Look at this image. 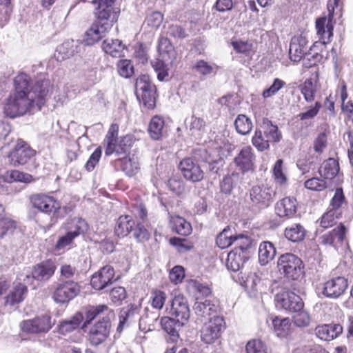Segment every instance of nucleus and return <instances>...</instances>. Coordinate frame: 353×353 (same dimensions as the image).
<instances>
[{
	"label": "nucleus",
	"mask_w": 353,
	"mask_h": 353,
	"mask_svg": "<svg viewBox=\"0 0 353 353\" xmlns=\"http://www.w3.org/2000/svg\"><path fill=\"white\" fill-rule=\"evenodd\" d=\"M115 0H92L95 21L85 32L83 41L92 46L101 40L118 21L119 11L114 8Z\"/></svg>",
	"instance_id": "f257e3e1"
},
{
	"label": "nucleus",
	"mask_w": 353,
	"mask_h": 353,
	"mask_svg": "<svg viewBox=\"0 0 353 353\" xmlns=\"http://www.w3.org/2000/svg\"><path fill=\"white\" fill-rule=\"evenodd\" d=\"M119 125L112 123L107 132L104 139L105 154L106 156L115 154L118 157H122L130 154L134 139L130 134L119 137Z\"/></svg>",
	"instance_id": "f03ea898"
},
{
	"label": "nucleus",
	"mask_w": 353,
	"mask_h": 353,
	"mask_svg": "<svg viewBox=\"0 0 353 353\" xmlns=\"http://www.w3.org/2000/svg\"><path fill=\"white\" fill-rule=\"evenodd\" d=\"M136 95L147 110H154L158 98L157 86L146 74L140 75L136 80Z\"/></svg>",
	"instance_id": "7ed1b4c3"
},
{
	"label": "nucleus",
	"mask_w": 353,
	"mask_h": 353,
	"mask_svg": "<svg viewBox=\"0 0 353 353\" xmlns=\"http://www.w3.org/2000/svg\"><path fill=\"white\" fill-rule=\"evenodd\" d=\"M277 268L288 280L298 281L304 276L305 265L303 261L292 253L281 254L277 261Z\"/></svg>",
	"instance_id": "20e7f679"
},
{
	"label": "nucleus",
	"mask_w": 353,
	"mask_h": 353,
	"mask_svg": "<svg viewBox=\"0 0 353 353\" xmlns=\"http://www.w3.org/2000/svg\"><path fill=\"white\" fill-rule=\"evenodd\" d=\"M33 110V101L30 97L14 92L10 93L5 99L3 108L4 114L11 119L23 116Z\"/></svg>",
	"instance_id": "39448f33"
},
{
	"label": "nucleus",
	"mask_w": 353,
	"mask_h": 353,
	"mask_svg": "<svg viewBox=\"0 0 353 353\" xmlns=\"http://www.w3.org/2000/svg\"><path fill=\"white\" fill-rule=\"evenodd\" d=\"M29 201L33 209L49 216L58 214L61 208L58 199L49 193H34L30 196Z\"/></svg>",
	"instance_id": "423d86ee"
},
{
	"label": "nucleus",
	"mask_w": 353,
	"mask_h": 353,
	"mask_svg": "<svg viewBox=\"0 0 353 353\" xmlns=\"http://www.w3.org/2000/svg\"><path fill=\"white\" fill-rule=\"evenodd\" d=\"M276 195L272 187L268 185H255L249 190V198L253 208L263 210L273 203Z\"/></svg>",
	"instance_id": "0eeeda50"
},
{
	"label": "nucleus",
	"mask_w": 353,
	"mask_h": 353,
	"mask_svg": "<svg viewBox=\"0 0 353 353\" xmlns=\"http://www.w3.org/2000/svg\"><path fill=\"white\" fill-rule=\"evenodd\" d=\"M339 0H329L327 4V16L321 17L316 20V29L324 43H330L334 31V13Z\"/></svg>",
	"instance_id": "6e6552de"
},
{
	"label": "nucleus",
	"mask_w": 353,
	"mask_h": 353,
	"mask_svg": "<svg viewBox=\"0 0 353 353\" xmlns=\"http://www.w3.org/2000/svg\"><path fill=\"white\" fill-rule=\"evenodd\" d=\"M52 298L57 303L64 304L74 299L80 292L81 287L77 282L64 281L53 286Z\"/></svg>",
	"instance_id": "1a4fd4ad"
},
{
	"label": "nucleus",
	"mask_w": 353,
	"mask_h": 353,
	"mask_svg": "<svg viewBox=\"0 0 353 353\" xmlns=\"http://www.w3.org/2000/svg\"><path fill=\"white\" fill-rule=\"evenodd\" d=\"M87 340L92 346H98L104 343L110 336L111 322L103 318L87 327Z\"/></svg>",
	"instance_id": "9d476101"
},
{
	"label": "nucleus",
	"mask_w": 353,
	"mask_h": 353,
	"mask_svg": "<svg viewBox=\"0 0 353 353\" xmlns=\"http://www.w3.org/2000/svg\"><path fill=\"white\" fill-rule=\"evenodd\" d=\"M37 152L21 139H19L14 147L8 154V160L13 166L23 165L35 157Z\"/></svg>",
	"instance_id": "9b49d317"
},
{
	"label": "nucleus",
	"mask_w": 353,
	"mask_h": 353,
	"mask_svg": "<svg viewBox=\"0 0 353 353\" xmlns=\"http://www.w3.org/2000/svg\"><path fill=\"white\" fill-rule=\"evenodd\" d=\"M225 327L224 319L214 315L205 323L201 329V339L206 344H212L219 340Z\"/></svg>",
	"instance_id": "f8f14e48"
},
{
	"label": "nucleus",
	"mask_w": 353,
	"mask_h": 353,
	"mask_svg": "<svg viewBox=\"0 0 353 353\" xmlns=\"http://www.w3.org/2000/svg\"><path fill=\"white\" fill-rule=\"evenodd\" d=\"M56 270L55 262L52 259H46L34 265L32 270V274L26 275L23 281L27 280V283L30 284H32L34 280L46 282L53 276Z\"/></svg>",
	"instance_id": "ddd939ff"
},
{
	"label": "nucleus",
	"mask_w": 353,
	"mask_h": 353,
	"mask_svg": "<svg viewBox=\"0 0 353 353\" xmlns=\"http://www.w3.org/2000/svg\"><path fill=\"white\" fill-rule=\"evenodd\" d=\"M276 306L289 312H296L303 309L302 299L295 292L285 289L275 296Z\"/></svg>",
	"instance_id": "4468645a"
},
{
	"label": "nucleus",
	"mask_w": 353,
	"mask_h": 353,
	"mask_svg": "<svg viewBox=\"0 0 353 353\" xmlns=\"http://www.w3.org/2000/svg\"><path fill=\"white\" fill-rule=\"evenodd\" d=\"M52 91L53 85L49 79L36 81L31 88V92L34 96L30 97V99L33 101L34 109L37 108L38 110H41L52 94Z\"/></svg>",
	"instance_id": "2eb2a0df"
},
{
	"label": "nucleus",
	"mask_w": 353,
	"mask_h": 353,
	"mask_svg": "<svg viewBox=\"0 0 353 353\" xmlns=\"http://www.w3.org/2000/svg\"><path fill=\"white\" fill-rule=\"evenodd\" d=\"M256 156L253 149L250 145L243 147L239 152L233 159L235 168L244 174L253 172L255 170Z\"/></svg>",
	"instance_id": "dca6fc26"
},
{
	"label": "nucleus",
	"mask_w": 353,
	"mask_h": 353,
	"mask_svg": "<svg viewBox=\"0 0 353 353\" xmlns=\"http://www.w3.org/2000/svg\"><path fill=\"white\" fill-rule=\"evenodd\" d=\"M51 327V317L48 315H42L32 319L24 320L20 323L21 330L27 334L46 333Z\"/></svg>",
	"instance_id": "f3484780"
},
{
	"label": "nucleus",
	"mask_w": 353,
	"mask_h": 353,
	"mask_svg": "<svg viewBox=\"0 0 353 353\" xmlns=\"http://www.w3.org/2000/svg\"><path fill=\"white\" fill-rule=\"evenodd\" d=\"M179 168L183 177L193 183L201 181L205 176V172L200 165L192 157L183 159L179 163Z\"/></svg>",
	"instance_id": "a211bd4d"
},
{
	"label": "nucleus",
	"mask_w": 353,
	"mask_h": 353,
	"mask_svg": "<svg viewBox=\"0 0 353 353\" xmlns=\"http://www.w3.org/2000/svg\"><path fill=\"white\" fill-rule=\"evenodd\" d=\"M116 281L114 268L110 265H106L92 275L90 285L95 290L100 291Z\"/></svg>",
	"instance_id": "6ab92c4d"
},
{
	"label": "nucleus",
	"mask_w": 353,
	"mask_h": 353,
	"mask_svg": "<svg viewBox=\"0 0 353 353\" xmlns=\"http://www.w3.org/2000/svg\"><path fill=\"white\" fill-rule=\"evenodd\" d=\"M347 228L341 223L337 227L320 237L321 243L332 246L335 249L342 248L347 243Z\"/></svg>",
	"instance_id": "aec40b11"
},
{
	"label": "nucleus",
	"mask_w": 353,
	"mask_h": 353,
	"mask_svg": "<svg viewBox=\"0 0 353 353\" xmlns=\"http://www.w3.org/2000/svg\"><path fill=\"white\" fill-rule=\"evenodd\" d=\"M319 175L326 181L336 179L339 184L343 182V174L340 172L339 161L334 158L325 159L318 170Z\"/></svg>",
	"instance_id": "412c9836"
},
{
	"label": "nucleus",
	"mask_w": 353,
	"mask_h": 353,
	"mask_svg": "<svg viewBox=\"0 0 353 353\" xmlns=\"http://www.w3.org/2000/svg\"><path fill=\"white\" fill-rule=\"evenodd\" d=\"M298 201L294 196H285L279 200L274 206L275 214L281 219H290L297 212Z\"/></svg>",
	"instance_id": "4be33fe9"
},
{
	"label": "nucleus",
	"mask_w": 353,
	"mask_h": 353,
	"mask_svg": "<svg viewBox=\"0 0 353 353\" xmlns=\"http://www.w3.org/2000/svg\"><path fill=\"white\" fill-rule=\"evenodd\" d=\"M347 287V279L344 276H336L324 283L323 294L327 297L338 298L345 293Z\"/></svg>",
	"instance_id": "5701e85b"
},
{
	"label": "nucleus",
	"mask_w": 353,
	"mask_h": 353,
	"mask_svg": "<svg viewBox=\"0 0 353 353\" xmlns=\"http://www.w3.org/2000/svg\"><path fill=\"white\" fill-rule=\"evenodd\" d=\"M317 34L320 41L314 43L303 59V65L306 68L317 66L319 63H322L324 60L322 50L319 51V50L320 48L325 47L328 43H324L325 41L321 38L318 33Z\"/></svg>",
	"instance_id": "b1692460"
},
{
	"label": "nucleus",
	"mask_w": 353,
	"mask_h": 353,
	"mask_svg": "<svg viewBox=\"0 0 353 353\" xmlns=\"http://www.w3.org/2000/svg\"><path fill=\"white\" fill-rule=\"evenodd\" d=\"M170 313L182 324L188 322L190 312L185 299L180 296H174L171 303Z\"/></svg>",
	"instance_id": "393cba45"
},
{
	"label": "nucleus",
	"mask_w": 353,
	"mask_h": 353,
	"mask_svg": "<svg viewBox=\"0 0 353 353\" xmlns=\"http://www.w3.org/2000/svg\"><path fill=\"white\" fill-rule=\"evenodd\" d=\"M307 40L305 37L299 34L294 36L290 41L289 57L292 61L299 62L307 53L305 52Z\"/></svg>",
	"instance_id": "a878e982"
},
{
	"label": "nucleus",
	"mask_w": 353,
	"mask_h": 353,
	"mask_svg": "<svg viewBox=\"0 0 353 353\" xmlns=\"http://www.w3.org/2000/svg\"><path fill=\"white\" fill-rule=\"evenodd\" d=\"M27 280L23 283H15L12 289L5 297V306H14L23 301L28 293Z\"/></svg>",
	"instance_id": "bb28decb"
},
{
	"label": "nucleus",
	"mask_w": 353,
	"mask_h": 353,
	"mask_svg": "<svg viewBox=\"0 0 353 353\" xmlns=\"http://www.w3.org/2000/svg\"><path fill=\"white\" fill-rule=\"evenodd\" d=\"M135 226V221L132 216L123 214L118 217L115 221L114 233L118 238L128 236Z\"/></svg>",
	"instance_id": "cd10ccee"
},
{
	"label": "nucleus",
	"mask_w": 353,
	"mask_h": 353,
	"mask_svg": "<svg viewBox=\"0 0 353 353\" xmlns=\"http://www.w3.org/2000/svg\"><path fill=\"white\" fill-rule=\"evenodd\" d=\"M343 330V326L339 323L323 324L316 327L315 334L320 339L330 341L341 335Z\"/></svg>",
	"instance_id": "c85d7f7f"
},
{
	"label": "nucleus",
	"mask_w": 353,
	"mask_h": 353,
	"mask_svg": "<svg viewBox=\"0 0 353 353\" xmlns=\"http://www.w3.org/2000/svg\"><path fill=\"white\" fill-rule=\"evenodd\" d=\"M168 223L172 231L179 235L188 236L192 232L191 223L181 216L170 215Z\"/></svg>",
	"instance_id": "c756f323"
},
{
	"label": "nucleus",
	"mask_w": 353,
	"mask_h": 353,
	"mask_svg": "<svg viewBox=\"0 0 353 353\" xmlns=\"http://www.w3.org/2000/svg\"><path fill=\"white\" fill-rule=\"evenodd\" d=\"M193 310L199 317L205 318L216 314L219 310V305L213 301L206 299L203 302H195Z\"/></svg>",
	"instance_id": "7c9ffc66"
},
{
	"label": "nucleus",
	"mask_w": 353,
	"mask_h": 353,
	"mask_svg": "<svg viewBox=\"0 0 353 353\" xmlns=\"http://www.w3.org/2000/svg\"><path fill=\"white\" fill-rule=\"evenodd\" d=\"M257 130L261 131L264 137L272 143L279 142L281 139V134L279 131L278 126L274 125L268 118H263Z\"/></svg>",
	"instance_id": "2f4dec72"
},
{
	"label": "nucleus",
	"mask_w": 353,
	"mask_h": 353,
	"mask_svg": "<svg viewBox=\"0 0 353 353\" xmlns=\"http://www.w3.org/2000/svg\"><path fill=\"white\" fill-rule=\"evenodd\" d=\"M140 312V307L135 304H130L127 307L123 308L119 314V323L117 330L121 332L125 325H128L137 316Z\"/></svg>",
	"instance_id": "473e14b6"
},
{
	"label": "nucleus",
	"mask_w": 353,
	"mask_h": 353,
	"mask_svg": "<svg viewBox=\"0 0 353 353\" xmlns=\"http://www.w3.org/2000/svg\"><path fill=\"white\" fill-rule=\"evenodd\" d=\"M248 259L247 255L238 249L232 250L228 254L226 260L227 268L233 272L239 271Z\"/></svg>",
	"instance_id": "72a5a7b5"
},
{
	"label": "nucleus",
	"mask_w": 353,
	"mask_h": 353,
	"mask_svg": "<svg viewBox=\"0 0 353 353\" xmlns=\"http://www.w3.org/2000/svg\"><path fill=\"white\" fill-rule=\"evenodd\" d=\"M31 79L24 72L19 73L14 79V90L12 92L30 97L31 93Z\"/></svg>",
	"instance_id": "f704fd0d"
},
{
	"label": "nucleus",
	"mask_w": 353,
	"mask_h": 353,
	"mask_svg": "<svg viewBox=\"0 0 353 353\" xmlns=\"http://www.w3.org/2000/svg\"><path fill=\"white\" fill-rule=\"evenodd\" d=\"M114 163L129 176L135 175L139 170L138 163L133 161L130 155L118 157L114 160Z\"/></svg>",
	"instance_id": "c9c22d12"
},
{
	"label": "nucleus",
	"mask_w": 353,
	"mask_h": 353,
	"mask_svg": "<svg viewBox=\"0 0 353 353\" xmlns=\"http://www.w3.org/2000/svg\"><path fill=\"white\" fill-rule=\"evenodd\" d=\"M276 254V248L270 241H263L259 245V261L261 265H265L272 261Z\"/></svg>",
	"instance_id": "e433bc0d"
},
{
	"label": "nucleus",
	"mask_w": 353,
	"mask_h": 353,
	"mask_svg": "<svg viewBox=\"0 0 353 353\" xmlns=\"http://www.w3.org/2000/svg\"><path fill=\"white\" fill-rule=\"evenodd\" d=\"M3 179L8 183L14 182L30 183L35 181V179L32 174L17 170L6 171L3 175Z\"/></svg>",
	"instance_id": "4c0bfd02"
},
{
	"label": "nucleus",
	"mask_w": 353,
	"mask_h": 353,
	"mask_svg": "<svg viewBox=\"0 0 353 353\" xmlns=\"http://www.w3.org/2000/svg\"><path fill=\"white\" fill-rule=\"evenodd\" d=\"M81 234L80 228H77L73 231H69L64 235L60 236L57 241L54 250L56 252H64L65 250L69 249L74 240Z\"/></svg>",
	"instance_id": "58836bf2"
},
{
	"label": "nucleus",
	"mask_w": 353,
	"mask_h": 353,
	"mask_svg": "<svg viewBox=\"0 0 353 353\" xmlns=\"http://www.w3.org/2000/svg\"><path fill=\"white\" fill-rule=\"evenodd\" d=\"M307 231L301 223H294L285 228V237L292 242L303 241L306 236Z\"/></svg>",
	"instance_id": "ea45409f"
},
{
	"label": "nucleus",
	"mask_w": 353,
	"mask_h": 353,
	"mask_svg": "<svg viewBox=\"0 0 353 353\" xmlns=\"http://www.w3.org/2000/svg\"><path fill=\"white\" fill-rule=\"evenodd\" d=\"M108 309V306L105 304L90 305L87 307L85 311V320L83 323L81 329L85 330L88 326L94 319L100 316L101 314L107 312Z\"/></svg>",
	"instance_id": "a19ab883"
},
{
	"label": "nucleus",
	"mask_w": 353,
	"mask_h": 353,
	"mask_svg": "<svg viewBox=\"0 0 353 353\" xmlns=\"http://www.w3.org/2000/svg\"><path fill=\"white\" fill-rule=\"evenodd\" d=\"M83 320L81 312H76L70 320L61 322L59 325V332L61 334H67L77 329Z\"/></svg>",
	"instance_id": "79ce46f5"
},
{
	"label": "nucleus",
	"mask_w": 353,
	"mask_h": 353,
	"mask_svg": "<svg viewBox=\"0 0 353 353\" xmlns=\"http://www.w3.org/2000/svg\"><path fill=\"white\" fill-rule=\"evenodd\" d=\"M341 216L342 212L341 210L330 208L320 218L319 225L321 228L327 229L334 225Z\"/></svg>",
	"instance_id": "37998d69"
},
{
	"label": "nucleus",
	"mask_w": 353,
	"mask_h": 353,
	"mask_svg": "<svg viewBox=\"0 0 353 353\" xmlns=\"http://www.w3.org/2000/svg\"><path fill=\"white\" fill-rule=\"evenodd\" d=\"M102 48L105 53L112 57H119L124 49V46L119 39H106L103 41Z\"/></svg>",
	"instance_id": "c03bdc74"
},
{
	"label": "nucleus",
	"mask_w": 353,
	"mask_h": 353,
	"mask_svg": "<svg viewBox=\"0 0 353 353\" xmlns=\"http://www.w3.org/2000/svg\"><path fill=\"white\" fill-rule=\"evenodd\" d=\"M274 331L279 337H286L290 332L291 323L289 318L275 316L272 319Z\"/></svg>",
	"instance_id": "a18cd8bd"
},
{
	"label": "nucleus",
	"mask_w": 353,
	"mask_h": 353,
	"mask_svg": "<svg viewBox=\"0 0 353 353\" xmlns=\"http://www.w3.org/2000/svg\"><path fill=\"white\" fill-rule=\"evenodd\" d=\"M164 120L158 115L154 116L148 126V132L152 139L159 140L162 137Z\"/></svg>",
	"instance_id": "49530a36"
},
{
	"label": "nucleus",
	"mask_w": 353,
	"mask_h": 353,
	"mask_svg": "<svg viewBox=\"0 0 353 353\" xmlns=\"http://www.w3.org/2000/svg\"><path fill=\"white\" fill-rule=\"evenodd\" d=\"M303 186L307 190L321 192L325 191L328 188L327 181L323 177L313 176L304 181Z\"/></svg>",
	"instance_id": "de8ad7c7"
},
{
	"label": "nucleus",
	"mask_w": 353,
	"mask_h": 353,
	"mask_svg": "<svg viewBox=\"0 0 353 353\" xmlns=\"http://www.w3.org/2000/svg\"><path fill=\"white\" fill-rule=\"evenodd\" d=\"M231 45L236 53L243 54L245 56H252L256 51L254 44L248 40L237 39L232 41Z\"/></svg>",
	"instance_id": "09e8293b"
},
{
	"label": "nucleus",
	"mask_w": 353,
	"mask_h": 353,
	"mask_svg": "<svg viewBox=\"0 0 353 353\" xmlns=\"http://www.w3.org/2000/svg\"><path fill=\"white\" fill-rule=\"evenodd\" d=\"M169 243L175 248L179 253H185L194 248V242L185 238L171 237L169 239Z\"/></svg>",
	"instance_id": "8fccbe9b"
},
{
	"label": "nucleus",
	"mask_w": 353,
	"mask_h": 353,
	"mask_svg": "<svg viewBox=\"0 0 353 353\" xmlns=\"http://www.w3.org/2000/svg\"><path fill=\"white\" fill-rule=\"evenodd\" d=\"M272 177L274 182L280 186L284 185L288 182V176L283 166V160L278 159L272 170Z\"/></svg>",
	"instance_id": "3c124183"
},
{
	"label": "nucleus",
	"mask_w": 353,
	"mask_h": 353,
	"mask_svg": "<svg viewBox=\"0 0 353 353\" xmlns=\"http://www.w3.org/2000/svg\"><path fill=\"white\" fill-rule=\"evenodd\" d=\"M161 325L163 330L168 334L172 336H178V327L183 326L184 324L177 321L176 319L163 316L161 319Z\"/></svg>",
	"instance_id": "603ef678"
},
{
	"label": "nucleus",
	"mask_w": 353,
	"mask_h": 353,
	"mask_svg": "<svg viewBox=\"0 0 353 353\" xmlns=\"http://www.w3.org/2000/svg\"><path fill=\"white\" fill-rule=\"evenodd\" d=\"M17 228V222L7 214L0 216V239L13 233Z\"/></svg>",
	"instance_id": "864d4df0"
},
{
	"label": "nucleus",
	"mask_w": 353,
	"mask_h": 353,
	"mask_svg": "<svg viewBox=\"0 0 353 353\" xmlns=\"http://www.w3.org/2000/svg\"><path fill=\"white\" fill-rule=\"evenodd\" d=\"M239 176L240 173L236 172H232L231 174L225 175L220 183L221 192L225 194H231Z\"/></svg>",
	"instance_id": "5fc2aeb1"
},
{
	"label": "nucleus",
	"mask_w": 353,
	"mask_h": 353,
	"mask_svg": "<svg viewBox=\"0 0 353 353\" xmlns=\"http://www.w3.org/2000/svg\"><path fill=\"white\" fill-rule=\"evenodd\" d=\"M234 126L239 134L245 135L249 134L252 129L251 119L245 114H239L234 121Z\"/></svg>",
	"instance_id": "6e6d98bb"
},
{
	"label": "nucleus",
	"mask_w": 353,
	"mask_h": 353,
	"mask_svg": "<svg viewBox=\"0 0 353 353\" xmlns=\"http://www.w3.org/2000/svg\"><path fill=\"white\" fill-rule=\"evenodd\" d=\"M299 89L304 99L307 103H311L314 100L316 89L312 79H307L303 83L300 85Z\"/></svg>",
	"instance_id": "4d7b16f0"
},
{
	"label": "nucleus",
	"mask_w": 353,
	"mask_h": 353,
	"mask_svg": "<svg viewBox=\"0 0 353 353\" xmlns=\"http://www.w3.org/2000/svg\"><path fill=\"white\" fill-rule=\"evenodd\" d=\"M234 235L232 234V231L230 227H227L221 232L216 239V243L221 249H225L234 243Z\"/></svg>",
	"instance_id": "13d9d810"
},
{
	"label": "nucleus",
	"mask_w": 353,
	"mask_h": 353,
	"mask_svg": "<svg viewBox=\"0 0 353 353\" xmlns=\"http://www.w3.org/2000/svg\"><path fill=\"white\" fill-rule=\"evenodd\" d=\"M347 203V199L343 192V188L339 186L334 190V193L330 201L329 207L337 210L343 205Z\"/></svg>",
	"instance_id": "bf43d9fd"
},
{
	"label": "nucleus",
	"mask_w": 353,
	"mask_h": 353,
	"mask_svg": "<svg viewBox=\"0 0 353 353\" xmlns=\"http://www.w3.org/2000/svg\"><path fill=\"white\" fill-rule=\"evenodd\" d=\"M167 299L165 292L160 290H153L151 292L150 302L153 308L161 310Z\"/></svg>",
	"instance_id": "052dcab7"
},
{
	"label": "nucleus",
	"mask_w": 353,
	"mask_h": 353,
	"mask_svg": "<svg viewBox=\"0 0 353 353\" xmlns=\"http://www.w3.org/2000/svg\"><path fill=\"white\" fill-rule=\"evenodd\" d=\"M119 74L124 78H130L134 73V68L130 59H121L117 64Z\"/></svg>",
	"instance_id": "680f3d73"
},
{
	"label": "nucleus",
	"mask_w": 353,
	"mask_h": 353,
	"mask_svg": "<svg viewBox=\"0 0 353 353\" xmlns=\"http://www.w3.org/2000/svg\"><path fill=\"white\" fill-rule=\"evenodd\" d=\"M252 143L259 151L262 152L268 150L270 148V143L272 142L268 139H266L263 134L256 129L252 138Z\"/></svg>",
	"instance_id": "e2e57ef3"
},
{
	"label": "nucleus",
	"mask_w": 353,
	"mask_h": 353,
	"mask_svg": "<svg viewBox=\"0 0 353 353\" xmlns=\"http://www.w3.org/2000/svg\"><path fill=\"white\" fill-rule=\"evenodd\" d=\"M286 85V83L279 79L275 78L272 84L268 88L263 90L261 95L263 99L270 98L278 93V92Z\"/></svg>",
	"instance_id": "0e129e2a"
},
{
	"label": "nucleus",
	"mask_w": 353,
	"mask_h": 353,
	"mask_svg": "<svg viewBox=\"0 0 353 353\" xmlns=\"http://www.w3.org/2000/svg\"><path fill=\"white\" fill-rule=\"evenodd\" d=\"M132 231L133 236L138 243H145L150 239V233L141 223H135Z\"/></svg>",
	"instance_id": "69168bd1"
},
{
	"label": "nucleus",
	"mask_w": 353,
	"mask_h": 353,
	"mask_svg": "<svg viewBox=\"0 0 353 353\" xmlns=\"http://www.w3.org/2000/svg\"><path fill=\"white\" fill-rule=\"evenodd\" d=\"M152 66L157 74V79L159 81H163L168 77V68L163 61L157 59L152 62Z\"/></svg>",
	"instance_id": "338daca9"
},
{
	"label": "nucleus",
	"mask_w": 353,
	"mask_h": 353,
	"mask_svg": "<svg viewBox=\"0 0 353 353\" xmlns=\"http://www.w3.org/2000/svg\"><path fill=\"white\" fill-rule=\"evenodd\" d=\"M234 243L235 244L234 249L241 250L244 254L247 255L248 249L252 246V239L243 234L234 235Z\"/></svg>",
	"instance_id": "774afa93"
}]
</instances>
